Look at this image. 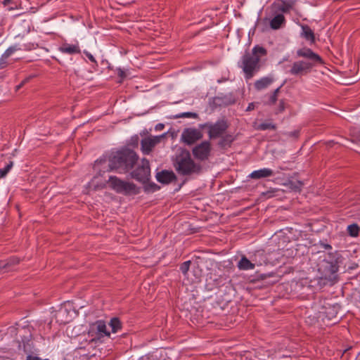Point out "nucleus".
I'll use <instances>...</instances> for the list:
<instances>
[{"label":"nucleus","instance_id":"9d476101","mask_svg":"<svg viewBox=\"0 0 360 360\" xmlns=\"http://www.w3.org/2000/svg\"><path fill=\"white\" fill-rule=\"evenodd\" d=\"M297 55L299 57H302L308 59V61L311 62L313 63V65L315 63H319L322 62L321 57L318 54H316L310 49L307 47L298 49L297 51Z\"/></svg>","mask_w":360,"mask_h":360},{"label":"nucleus","instance_id":"58836bf2","mask_svg":"<svg viewBox=\"0 0 360 360\" xmlns=\"http://www.w3.org/2000/svg\"><path fill=\"white\" fill-rule=\"evenodd\" d=\"M297 184H298V186H296L295 187V189H296V190H300V188H301L302 184H301V183H300V182H297Z\"/></svg>","mask_w":360,"mask_h":360},{"label":"nucleus","instance_id":"a878e982","mask_svg":"<svg viewBox=\"0 0 360 360\" xmlns=\"http://www.w3.org/2000/svg\"><path fill=\"white\" fill-rule=\"evenodd\" d=\"M13 165V162H10L7 165L5 166L3 169H0V177L3 178L4 177L8 172L11 170Z\"/></svg>","mask_w":360,"mask_h":360},{"label":"nucleus","instance_id":"c85d7f7f","mask_svg":"<svg viewBox=\"0 0 360 360\" xmlns=\"http://www.w3.org/2000/svg\"><path fill=\"white\" fill-rule=\"evenodd\" d=\"M197 114L195 113V112H183L181 113V115H179L178 116V117H189V118H196L197 117Z\"/></svg>","mask_w":360,"mask_h":360},{"label":"nucleus","instance_id":"f704fd0d","mask_svg":"<svg viewBox=\"0 0 360 360\" xmlns=\"http://www.w3.org/2000/svg\"><path fill=\"white\" fill-rule=\"evenodd\" d=\"M284 110V103L283 102H281L278 108V112H281Z\"/></svg>","mask_w":360,"mask_h":360},{"label":"nucleus","instance_id":"e433bc0d","mask_svg":"<svg viewBox=\"0 0 360 360\" xmlns=\"http://www.w3.org/2000/svg\"><path fill=\"white\" fill-rule=\"evenodd\" d=\"M16 330H17V329H16V328H15V327H10V328H8V330H9V332H10L11 333H15Z\"/></svg>","mask_w":360,"mask_h":360},{"label":"nucleus","instance_id":"4be33fe9","mask_svg":"<svg viewBox=\"0 0 360 360\" xmlns=\"http://www.w3.org/2000/svg\"><path fill=\"white\" fill-rule=\"evenodd\" d=\"M156 177L159 182L167 183L172 179V174L168 172H162L158 173Z\"/></svg>","mask_w":360,"mask_h":360},{"label":"nucleus","instance_id":"f3484780","mask_svg":"<svg viewBox=\"0 0 360 360\" xmlns=\"http://www.w3.org/2000/svg\"><path fill=\"white\" fill-rule=\"evenodd\" d=\"M274 80L272 76L264 77L255 82V87L257 91L265 89L269 87Z\"/></svg>","mask_w":360,"mask_h":360},{"label":"nucleus","instance_id":"2f4dec72","mask_svg":"<svg viewBox=\"0 0 360 360\" xmlns=\"http://www.w3.org/2000/svg\"><path fill=\"white\" fill-rule=\"evenodd\" d=\"M277 99V96L276 94H272L270 97V103H274Z\"/></svg>","mask_w":360,"mask_h":360},{"label":"nucleus","instance_id":"f8f14e48","mask_svg":"<svg viewBox=\"0 0 360 360\" xmlns=\"http://www.w3.org/2000/svg\"><path fill=\"white\" fill-rule=\"evenodd\" d=\"M210 152V145L207 141L202 142L193 149L194 156L200 160L207 159Z\"/></svg>","mask_w":360,"mask_h":360},{"label":"nucleus","instance_id":"39448f33","mask_svg":"<svg viewBox=\"0 0 360 360\" xmlns=\"http://www.w3.org/2000/svg\"><path fill=\"white\" fill-rule=\"evenodd\" d=\"M319 271L322 274V278L332 283L336 280V273L338 271V261L330 262L324 259L320 264Z\"/></svg>","mask_w":360,"mask_h":360},{"label":"nucleus","instance_id":"0eeeda50","mask_svg":"<svg viewBox=\"0 0 360 360\" xmlns=\"http://www.w3.org/2000/svg\"><path fill=\"white\" fill-rule=\"evenodd\" d=\"M165 137V134L154 136H148L141 140V150L143 154H149L154 147Z\"/></svg>","mask_w":360,"mask_h":360},{"label":"nucleus","instance_id":"2eb2a0df","mask_svg":"<svg viewBox=\"0 0 360 360\" xmlns=\"http://www.w3.org/2000/svg\"><path fill=\"white\" fill-rule=\"evenodd\" d=\"M297 0H277L275 3L282 13L289 12L295 5Z\"/></svg>","mask_w":360,"mask_h":360},{"label":"nucleus","instance_id":"1a4fd4ad","mask_svg":"<svg viewBox=\"0 0 360 360\" xmlns=\"http://www.w3.org/2000/svg\"><path fill=\"white\" fill-rule=\"evenodd\" d=\"M206 127L210 138H217L220 136L226 129L227 125L224 121H218L214 124H207Z\"/></svg>","mask_w":360,"mask_h":360},{"label":"nucleus","instance_id":"20e7f679","mask_svg":"<svg viewBox=\"0 0 360 360\" xmlns=\"http://www.w3.org/2000/svg\"><path fill=\"white\" fill-rule=\"evenodd\" d=\"M107 183L109 184L110 187L117 193L125 195H135L139 193V188L134 184L122 181L116 176H110Z\"/></svg>","mask_w":360,"mask_h":360},{"label":"nucleus","instance_id":"cd10ccee","mask_svg":"<svg viewBox=\"0 0 360 360\" xmlns=\"http://www.w3.org/2000/svg\"><path fill=\"white\" fill-rule=\"evenodd\" d=\"M190 264H191V262L190 261H187V262H184L181 267H180V269L181 271H182V273L184 274H186L187 273V271H188V269H189V266H190Z\"/></svg>","mask_w":360,"mask_h":360},{"label":"nucleus","instance_id":"dca6fc26","mask_svg":"<svg viewBox=\"0 0 360 360\" xmlns=\"http://www.w3.org/2000/svg\"><path fill=\"white\" fill-rule=\"evenodd\" d=\"M59 51L63 53L73 55L80 53V48L77 44H71L65 43L59 47Z\"/></svg>","mask_w":360,"mask_h":360},{"label":"nucleus","instance_id":"79ce46f5","mask_svg":"<svg viewBox=\"0 0 360 360\" xmlns=\"http://www.w3.org/2000/svg\"><path fill=\"white\" fill-rule=\"evenodd\" d=\"M9 10H13V7H11L8 8Z\"/></svg>","mask_w":360,"mask_h":360},{"label":"nucleus","instance_id":"9b49d317","mask_svg":"<svg viewBox=\"0 0 360 360\" xmlns=\"http://www.w3.org/2000/svg\"><path fill=\"white\" fill-rule=\"evenodd\" d=\"M150 176L149 162L143 159L142 165L133 172V176L139 181H144Z\"/></svg>","mask_w":360,"mask_h":360},{"label":"nucleus","instance_id":"aec40b11","mask_svg":"<svg viewBox=\"0 0 360 360\" xmlns=\"http://www.w3.org/2000/svg\"><path fill=\"white\" fill-rule=\"evenodd\" d=\"M238 268L242 271L254 269L255 264L251 262L246 257L243 256L238 263Z\"/></svg>","mask_w":360,"mask_h":360},{"label":"nucleus","instance_id":"c9c22d12","mask_svg":"<svg viewBox=\"0 0 360 360\" xmlns=\"http://www.w3.org/2000/svg\"><path fill=\"white\" fill-rule=\"evenodd\" d=\"M118 75L120 77L123 78L125 76L124 72L123 70H120V69L118 70Z\"/></svg>","mask_w":360,"mask_h":360},{"label":"nucleus","instance_id":"72a5a7b5","mask_svg":"<svg viewBox=\"0 0 360 360\" xmlns=\"http://www.w3.org/2000/svg\"><path fill=\"white\" fill-rule=\"evenodd\" d=\"M255 108V104L253 103H250L246 109L247 111H250L253 110Z\"/></svg>","mask_w":360,"mask_h":360},{"label":"nucleus","instance_id":"ddd939ff","mask_svg":"<svg viewBox=\"0 0 360 360\" xmlns=\"http://www.w3.org/2000/svg\"><path fill=\"white\" fill-rule=\"evenodd\" d=\"M90 333H95L98 338L110 336V332L107 330V326L103 321L99 320L91 326Z\"/></svg>","mask_w":360,"mask_h":360},{"label":"nucleus","instance_id":"b1692460","mask_svg":"<svg viewBox=\"0 0 360 360\" xmlns=\"http://www.w3.org/2000/svg\"><path fill=\"white\" fill-rule=\"evenodd\" d=\"M347 231L351 236H356L359 234V227L356 224H351L347 226Z\"/></svg>","mask_w":360,"mask_h":360},{"label":"nucleus","instance_id":"5701e85b","mask_svg":"<svg viewBox=\"0 0 360 360\" xmlns=\"http://www.w3.org/2000/svg\"><path fill=\"white\" fill-rule=\"evenodd\" d=\"M110 326L112 328V333H116L118 331V330L121 328V323H120V321L117 318H113L110 320V323H109Z\"/></svg>","mask_w":360,"mask_h":360},{"label":"nucleus","instance_id":"7ed1b4c3","mask_svg":"<svg viewBox=\"0 0 360 360\" xmlns=\"http://www.w3.org/2000/svg\"><path fill=\"white\" fill-rule=\"evenodd\" d=\"M175 167L177 172L181 174H189L198 169V167L192 160L190 153L186 150L182 151L177 156Z\"/></svg>","mask_w":360,"mask_h":360},{"label":"nucleus","instance_id":"c756f323","mask_svg":"<svg viewBox=\"0 0 360 360\" xmlns=\"http://www.w3.org/2000/svg\"><path fill=\"white\" fill-rule=\"evenodd\" d=\"M8 58L7 57H4V55L2 54L1 58H0V69H3L4 68L6 67L8 63H7V59Z\"/></svg>","mask_w":360,"mask_h":360},{"label":"nucleus","instance_id":"412c9836","mask_svg":"<svg viewBox=\"0 0 360 360\" xmlns=\"http://www.w3.org/2000/svg\"><path fill=\"white\" fill-rule=\"evenodd\" d=\"M19 259L18 257H11L6 261H3L0 262V269H9L13 266L19 263Z\"/></svg>","mask_w":360,"mask_h":360},{"label":"nucleus","instance_id":"a19ab883","mask_svg":"<svg viewBox=\"0 0 360 360\" xmlns=\"http://www.w3.org/2000/svg\"><path fill=\"white\" fill-rule=\"evenodd\" d=\"M105 186V184H104L101 185L100 186H97L96 187L103 188Z\"/></svg>","mask_w":360,"mask_h":360},{"label":"nucleus","instance_id":"4c0bfd02","mask_svg":"<svg viewBox=\"0 0 360 360\" xmlns=\"http://www.w3.org/2000/svg\"><path fill=\"white\" fill-rule=\"evenodd\" d=\"M12 0H4L3 1V4L4 6H8V4H10L11 3Z\"/></svg>","mask_w":360,"mask_h":360},{"label":"nucleus","instance_id":"f03ea898","mask_svg":"<svg viewBox=\"0 0 360 360\" xmlns=\"http://www.w3.org/2000/svg\"><path fill=\"white\" fill-rule=\"evenodd\" d=\"M265 53L264 48L255 46L251 52H247L243 56L239 66L243 69L246 79L252 78L255 72L259 70L260 56Z\"/></svg>","mask_w":360,"mask_h":360},{"label":"nucleus","instance_id":"a211bd4d","mask_svg":"<svg viewBox=\"0 0 360 360\" xmlns=\"http://www.w3.org/2000/svg\"><path fill=\"white\" fill-rule=\"evenodd\" d=\"M285 24V18L282 13L276 15L269 22V25L273 30H278Z\"/></svg>","mask_w":360,"mask_h":360},{"label":"nucleus","instance_id":"4468645a","mask_svg":"<svg viewBox=\"0 0 360 360\" xmlns=\"http://www.w3.org/2000/svg\"><path fill=\"white\" fill-rule=\"evenodd\" d=\"M274 174V173L272 169L269 168H262L251 172L249 175V177L252 179H259L262 178L272 176Z\"/></svg>","mask_w":360,"mask_h":360},{"label":"nucleus","instance_id":"393cba45","mask_svg":"<svg viewBox=\"0 0 360 360\" xmlns=\"http://www.w3.org/2000/svg\"><path fill=\"white\" fill-rule=\"evenodd\" d=\"M20 49L16 45L10 46L5 51V52L3 54L4 55V57L9 58L13 53Z\"/></svg>","mask_w":360,"mask_h":360},{"label":"nucleus","instance_id":"423d86ee","mask_svg":"<svg viewBox=\"0 0 360 360\" xmlns=\"http://www.w3.org/2000/svg\"><path fill=\"white\" fill-rule=\"evenodd\" d=\"M313 67V63L307 60H298L292 63L290 73L299 76L307 74Z\"/></svg>","mask_w":360,"mask_h":360},{"label":"nucleus","instance_id":"6e6552de","mask_svg":"<svg viewBox=\"0 0 360 360\" xmlns=\"http://www.w3.org/2000/svg\"><path fill=\"white\" fill-rule=\"evenodd\" d=\"M201 137L202 134L200 131L193 128L186 129L181 134V139L188 145L193 144L200 139Z\"/></svg>","mask_w":360,"mask_h":360},{"label":"nucleus","instance_id":"bb28decb","mask_svg":"<svg viewBox=\"0 0 360 360\" xmlns=\"http://www.w3.org/2000/svg\"><path fill=\"white\" fill-rule=\"evenodd\" d=\"M274 125L270 122L262 123L257 127V129L260 130L274 129Z\"/></svg>","mask_w":360,"mask_h":360},{"label":"nucleus","instance_id":"f257e3e1","mask_svg":"<svg viewBox=\"0 0 360 360\" xmlns=\"http://www.w3.org/2000/svg\"><path fill=\"white\" fill-rule=\"evenodd\" d=\"M137 160L138 156L135 152L125 149L112 153L108 160L105 159L97 160L95 166L105 169L107 165L108 169L106 171L118 169L120 172H126L134 167Z\"/></svg>","mask_w":360,"mask_h":360},{"label":"nucleus","instance_id":"6ab92c4d","mask_svg":"<svg viewBox=\"0 0 360 360\" xmlns=\"http://www.w3.org/2000/svg\"><path fill=\"white\" fill-rule=\"evenodd\" d=\"M300 27L302 28L301 36L306 40L309 41L310 44H314L315 42V36L312 30L306 25H300Z\"/></svg>","mask_w":360,"mask_h":360},{"label":"nucleus","instance_id":"7c9ffc66","mask_svg":"<svg viewBox=\"0 0 360 360\" xmlns=\"http://www.w3.org/2000/svg\"><path fill=\"white\" fill-rule=\"evenodd\" d=\"M84 54L86 55V56L89 58V60L91 62H92L94 63H96V60L91 53H89L88 51H84Z\"/></svg>","mask_w":360,"mask_h":360},{"label":"nucleus","instance_id":"473e14b6","mask_svg":"<svg viewBox=\"0 0 360 360\" xmlns=\"http://www.w3.org/2000/svg\"><path fill=\"white\" fill-rule=\"evenodd\" d=\"M27 360H41L39 357L29 355L27 357Z\"/></svg>","mask_w":360,"mask_h":360},{"label":"nucleus","instance_id":"ea45409f","mask_svg":"<svg viewBox=\"0 0 360 360\" xmlns=\"http://www.w3.org/2000/svg\"><path fill=\"white\" fill-rule=\"evenodd\" d=\"M280 87L277 88L273 93V94H276L277 96L278 91H279Z\"/></svg>","mask_w":360,"mask_h":360}]
</instances>
